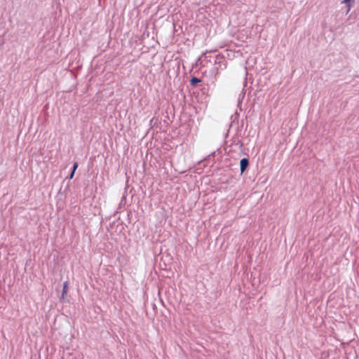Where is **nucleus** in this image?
<instances>
[{
	"mask_svg": "<svg viewBox=\"0 0 359 359\" xmlns=\"http://www.w3.org/2000/svg\"><path fill=\"white\" fill-rule=\"evenodd\" d=\"M67 290H68V282L65 281L63 283L62 291V297L63 299L65 298V294L67 293Z\"/></svg>",
	"mask_w": 359,
	"mask_h": 359,
	"instance_id": "423d86ee",
	"label": "nucleus"
},
{
	"mask_svg": "<svg viewBox=\"0 0 359 359\" xmlns=\"http://www.w3.org/2000/svg\"><path fill=\"white\" fill-rule=\"evenodd\" d=\"M212 54H215L214 52H206L205 53L203 54V59H202V62H203L204 61H206L207 62H212L213 61V57L215 56H212Z\"/></svg>",
	"mask_w": 359,
	"mask_h": 359,
	"instance_id": "7ed1b4c3",
	"label": "nucleus"
},
{
	"mask_svg": "<svg viewBox=\"0 0 359 359\" xmlns=\"http://www.w3.org/2000/svg\"><path fill=\"white\" fill-rule=\"evenodd\" d=\"M74 174H75V172L74 171L71 170V172H70V174H69V175L68 177L69 179H70V180L73 179V177L74 176Z\"/></svg>",
	"mask_w": 359,
	"mask_h": 359,
	"instance_id": "6e6552de",
	"label": "nucleus"
},
{
	"mask_svg": "<svg viewBox=\"0 0 359 359\" xmlns=\"http://www.w3.org/2000/svg\"><path fill=\"white\" fill-rule=\"evenodd\" d=\"M215 153H216V151H213V152H212L210 155H208V158H210V157H212V156H215Z\"/></svg>",
	"mask_w": 359,
	"mask_h": 359,
	"instance_id": "1a4fd4ad",
	"label": "nucleus"
},
{
	"mask_svg": "<svg viewBox=\"0 0 359 359\" xmlns=\"http://www.w3.org/2000/svg\"><path fill=\"white\" fill-rule=\"evenodd\" d=\"M190 85L192 86H196L198 83L201 81V80L196 76H192L190 79Z\"/></svg>",
	"mask_w": 359,
	"mask_h": 359,
	"instance_id": "39448f33",
	"label": "nucleus"
},
{
	"mask_svg": "<svg viewBox=\"0 0 359 359\" xmlns=\"http://www.w3.org/2000/svg\"><path fill=\"white\" fill-rule=\"evenodd\" d=\"M250 165V161L248 158H243L240 161V170L241 174H243Z\"/></svg>",
	"mask_w": 359,
	"mask_h": 359,
	"instance_id": "f03ea898",
	"label": "nucleus"
},
{
	"mask_svg": "<svg viewBox=\"0 0 359 359\" xmlns=\"http://www.w3.org/2000/svg\"><path fill=\"white\" fill-rule=\"evenodd\" d=\"M243 124H244V121H243V120H242V121H241V126H243Z\"/></svg>",
	"mask_w": 359,
	"mask_h": 359,
	"instance_id": "9d476101",
	"label": "nucleus"
},
{
	"mask_svg": "<svg viewBox=\"0 0 359 359\" xmlns=\"http://www.w3.org/2000/svg\"><path fill=\"white\" fill-rule=\"evenodd\" d=\"M153 121H154V118L151 119V121H150V124H151V123H152Z\"/></svg>",
	"mask_w": 359,
	"mask_h": 359,
	"instance_id": "9b49d317",
	"label": "nucleus"
},
{
	"mask_svg": "<svg viewBox=\"0 0 359 359\" xmlns=\"http://www.w3.org/2000/svg\"><path fill=\"white\" fill-rule=\"evenodd\" d=\"M355 1V0H343L341 1V3L344 4L346 5V6L347 7L346 13H348L350 11L351 7L354 5Z\"/></svg>",
	"mask_w": 359,
	"mask_h": 359,
	"instance_id": "20e7f679",
	"label": "nucleus"
},
{
	"mask_svg": "<svg viewBox=\"0 0 359 359\" xmlns=\"http://www.w3.org/2000/svg\"><path fill=\"white\" fill-rule=\"evenodd\" d=\"M78 166H79V163L77 162H74L72 165V170L75 172L76 169L78 168Z\"/></svg>",
	"mask_w": 359,
	"mask_h": 359,
	"instance_id": "0eeeda50",
	"label": "nucleus"
},
{
	"mask_svg": "<svg viewBox=\"0 0 359 359\" xmlns=\"http://www.w3.org/2000/svg\"><path fill=\"white\" fill-rule=\"evenodd\" d=\"M214 66L210 69V74L215 79L219 75V69H224L226 67V61L224 56L215 55L213 57Z\"/></svg>",
	"mask_w": 359,
	"mask_h": 359,
	"instance_id": "f257e3e1",
	"label": "nucleus"
}]
</instances>
